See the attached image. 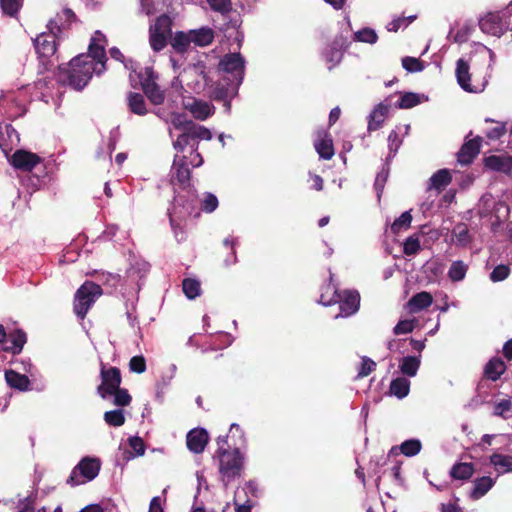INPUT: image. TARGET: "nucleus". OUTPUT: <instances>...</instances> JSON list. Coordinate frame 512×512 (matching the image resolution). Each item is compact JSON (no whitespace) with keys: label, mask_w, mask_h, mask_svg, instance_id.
Returning <instances> with one entry per match:
<instances>
[{"label":"nucleus","mask_w":512,"mask_h":512,"mask_svg":"<svg viewBox=\"0 0 512 512\" xmlns=\"http://www.w3.org/2000/svg\"><path fill=\"white\" fill-rule=\"evenodd\" d=\"M415 320H401L393 329L395 335L407 334L413 331Z\"/></svg>","instance_id":"56"},{"label":"nucleus","mask_w":512,"mask_h":512,"mask_svg":"<svg viewBox=\"0 0 512 512\" xmlns=\"http://www.w3.org/2000/svg\"><path fill=\"white\" fill-rule=\"evenodd\" d=\"M416 19V16L397 17L387 24V30L390 32H397L402 27H407Z\"/></svg>","instance_id":"49"},{"label":"nucleus","mask_w":512,"mask_h":512,"mask_svg":"<svg viewBox=\"0 0 512 512\" xmlns=\"http://www.w3.org/2000/svg\"><path fill=\"white\" fill-rule=\"evenodd\" d=\"M105 43V35L96 31L91 38L88 53L74 57L66 67L59 68L58 81L75 90H82L94 73L99 75L106 70Z\"/></svg>","instance_id":"1"},{"label":"nucleus","mask_w":512,"mask_h":512,"mask_svg":"<svg viewBox=\"0 0 512 512\" xmlns=\"http://www.w3.org/2000/svg\"><path fill=\"white\" fill-rule=\"evenodd\" d=\"M453 235L459 244H465L468 241V229L465 225H457L453 229Z\"/></svg>","instance_id":"63"},{"label":"nucleus","mask_w":512,"mask_h":512,"mask_svg":"<svg viewBox=\"0 0 512 512\" xmlns=\"http://www.w3.org/2000/svg\"><path fill=\"white\" fill-rule=\"evenodd\" d=\"M128 107L134 114L143 116L147 113L146 103L143 95L130 92L127 96Z\"/></svg>","instance_id":"33"},{"label":"nucleus","mask_w":512,"mask_h":512,"mask_svg":"<svg viewBox=\"0 0 512 512\" xmlns=\"http://www.w3.org/2000/svg\"><path fill=\"white\" fill-rule=\"evenodd\" d=\"M376 363L370 358L363 357L358 371V377H366L375 370Z\"/></svg>","instance_id":"59"},{"label":"nucleus","mask_w":512,"mask_h":512,"mask_svg":"<svg viewBox=\"0 0 512 512\" xmlns=\"http://www.w3.org/2000/svg\"><path fill=\"white\" fill-rule=\"evenodd\" d=\"M412 222L410 211L403 212L391 225V231L395 234L407 230Z\"/></svg>","instance_id":"40"},{"label":"nucleus","mask_w":512,"mask_h":512,"mask_svg":"<svg viewBox=\"0 0 512 512\" xmlns=\"http://www.w3.org/2000/svg\"><path fill=\"white\" fill-rule=\"evenodd\" d=\"M110 396H113V404L121 407L128 406L132 399L128 391L120 387L111 391Z\"/></svg>","instance_id":"44"},{"label":"nucleus","mask_w":512,"mask_h":512,"mask_svg":"<svg viewBox=\"0 0 512 512\" xmlns=\"http://www.w3.org/2000/svg\"><path fill=\"white\" fill-rule=\"evenodd\" d=\"M5 379L7 384L20 391H27L30 387V380L26 375L20 374L14 370L5 372Z\"/></svg>","instance_id":"25"},{"label":"nucleus","mask_w":512,"mask_h":512,"mask_svg":"<svg viewBox=\"0 0 512 512\" xmlns=\"http://www.w3.org/2000/svg\"><path fill=\"white\" fill-rule=\"evenodd\" d=\"M314 147L319 156L325 160L331 159L334 155L333 141L327 132L318 133Z\"/></svg>","instance_id":"22"},{"label":"nucleus","mask_w":512,"mask_h":512,"mask_svg":"<svg viewBox=\"0 0 512 512\" xmlns=\"http://www.w3.org/2000/svg\"><path fill=\"white\" fill-rule=\"evenodd\" d=\"M202 210L211 213L218 207V199L212 193H205L203 199L201 200Z\"/></svg>","instance_id":"53"},{"label":"nucleus","mask_w":512,"mask_h":512,"mask_svg":"<svg viewBox=\"0 0 512 512\" xmlns=\"http://www.w3.org/2000/svg\"><path fill=\"white\" fill-rule=\"evenodd\" d=\"M184 107L194 118L204 121L214 114L215 107L209 102L191 98L184 103Z\"/></svg>","instance_id":"18"},{"label":"nucleus","mask_w":512,"mask_h":512,"mask_svg":"<svg viewBox=\"0 0 512 512\" xmlns=\"http://www.w3.org/2000/svg\"><path fill=\"white\" fill-rule=\"evenodd\" d=\"M510 269L506 265L496 266L490 274V279L493 282H499L505 280L509 275Z\"/></svg>","instance_id":"57"},{"label":"nucleus","mask_w":512,"mask_h":512,"mask_svg":"<svg viewBox=\"0 0 512 512\" xmlns=\"http://www.w3.org/2000/svg\"><path fill=\"white\" fill-rule=\"evenodd\" d=\"M141 87L147 98L154 105H160L164 102V92L157 85L156 80L158 75L154 72L152 67L141 68L138 72Z\"/></svg>","instance_id":"10"},{"label":"nucleus","mask_w":512,"mask_h":512,"mask_svg":"<svg viewBox=\"0 0 512 512\" xmlns=\"http://www.w3.org/2000/svg\"><path fill=\"white\" fill-rule=\"evenodd\" d=\"M104 420L109 426L120 427L125 423V416L122 409L107 411L104 413Z\"/></svg>","instance_id":"42"},{"label":"nucleus","mask_w":512,"mask_h":512,"mask_svg":"<svg viewBox=\"0 0 512 512\" xmlns=\"http://www.w3.org/2000/svg\"><path fill=\"white\" fill-rule=\"evenodd\" d=\"M484 163L492 171L505 174L512 172V157L507 154L490 155L484 159Z\"/></svg>","instance_id":"20"},{"label":"nucleus","mask_w":512,"mask_h":512,"mask_svg":"<svg viewBox=\"0 0 512 512\" xmlns=\"http://www.w3.org/2000/svg\"><path fill=\"white\" fill-rule=\"evenodd\" d=\"M187 195L179 194L175 197L172 208L169 210L170 224L177 241L184 240L182 222L189 217L199 215L198 199L195 191H187Z\"/></svg>","instance_id":"2"},{"label":"nucleus","mask_w":512,"mask_h":512,"mask_svg":"<svg viewBox=\"0 0 512 512\" xmlns=\"http://www.w3.org/2000/svg\"><path fill=\"white\" fill-rule=\"evenodd\" d=\"M101 384L97 387V393L103 399L110 396V392L120 387L121 373L117 367L106 368L101 363L100 369Z\"/></svg>","instance_id":"14"},{"label":"nucleus","mask_w":512,"mask_h":512,"mask_svg":"<svg viewBox=\"0 0 512 512\" xmlns=\"http://www.w3.org/2000/svg\"><path fill=\"white\" fill-rule=\"evenodd\" d=\"M76 19V16L74 12L69 9L65 8L60 13H58L55 18L51 19L50 21H57L58 25L60 26V33L62 30L66 29L70 26L72 22H74Z\"/></svg>","instance_id":"39"},{"label":"nucleus","mask_w":512,"mask_h":512,"mask_svg":"<svg viewBox=\"0 0 512 512\" xmlns=\"http://www.w3.org/2000/svg\"><path fill=\"white\" fill-rule=\"evenodd\" d=\"M101 462L95 457H84L72 470L67 483L78 486L95 479L100 471Z\"/></svg>","instance_id":"7"},{"label":"nucleus","mask_w":512,"mask_h":512,"mask_svg":"<svg viewBox=\"0 0 512 512\" xmlns=\"http://www.w3.org/2000/svg\"><path fill=\"white\" fill-rule=\"evenodd\" d=\"M451 180L452 178L449 170L441 169L431 176L428 188L441 191L451 183Z\"/></svg>","instance_id":"30"},{"label":"nucleus","mask_w":512,"mask_h":512,"mask_svg":"<svg viewBox=\"0 0 512 512\" xmlns=\"http://www.w3.org/2000/svg\"><path fill=\"white\" fill-rule=\"evenodd\" d=\"M433 303V297L429 292L422 291L413 295L407 302L409 313H417L428 308Z\"/></svg>","instance_id":"23"},{"label":"nucleus","mask_w":512,"mask_h":512,"mask_svg":"<svg viewBox=\"0 0 512 512\" xmlns=\"http://www.w3.org/2000/svg\"><path fill=\"white\" fill-rule=\"evenodd\" d=\"M171 124L175 129H182L183 132L173 142V147L178 152H183L187 146H190L189 163L192 167L197 168L203 164V158L198 152V143L194 142L190 131L185 123V118L181 115H174Z\"/></svg>","instance_id":"5"},{"label":"nucleus","mask_w":512,"mask_h":512,"mask_svg":"<svg viewBox=\"0 0 512 512\" xmlns=\"http://www.w3.org/2000/svg\"><path fill=\"white\" fill-rule=\"evenodd\" d=\"M390 392L398 398H404L409 393V381L404 378H397L391 382Z\"/></svg>","instance_id":"38"},{"label":"nucleus","mask_w":512,"mask_h":512,"mask_svg":"<svg viewBox=\"0 0 512 512\" xmlns=\"http://www.w3.org/2000/svg\"><path fill=\"white\" fill-rule=\"evenodd\" d=\"M474 473V466L472 463L459 462L452 466L450 469V476L455 480H468Z\"/></svg>","instance_id":"29"},{"label":"nucleus","mask_w":512,"mask_h":512,"mask_svg":"<svg viewBox=\"0 0 512 512\" xmlns=\"http://www.w3.org/2000/svg\"><path fill=\"white\" fill-rule=\"evenodd\" d=\"M149 41L154 51H161L167 44L169 36L150 30Z\"/></svg>","instance_id":"47"},{"label":"nucleus","mask_w":512,"mask_h":512,"mask_svg":"<svg viewBox=\"0 0 512 512\" xmlns=\"http://www.w3.org/2000/svg\"><path fill=\"white\" fill-rule=\"evenodd\" d=\"M129 369L131 372L143 373L146 370L145 358L141 355L134 356L129 361Z\"/></svg>","instance_id":"55"},{"label":"nucleus","mask_w":512,"mask_h":512,"mask_svg":"<svg viewBox=\"0 0 512 512\" xmlns=\"http://www.w3.org/2000/svg\"><path fill=\"white\" fill-rule=\"evenodd\" d=\"M189 32L191 35L192 43H194L197 46H207L214 39V32L211 28L208 27H201L199 29L191 30Z\"/></svg>","instance_id":"27"},{"label":"nucleus","mask_w":512,"mask_h":512,"mask_svg":"<svg viewBox=\"0 0 512 512\" xmlns=\"http://www.w3.org/2000/svg\"><path fill=\"white\" fill-rule=\"evenodd\" d=\"M23 5V0H0V6L4 14L16 16Z\"/></svg>","instance_id":"45"},{"label":"nucleus","mask_w":512,"mask_h":512,"mask_svg":"<svg viewBox=\"0 0 512 512\" xmlns=\"http://www.w3.org/2000/svg\"><path fill=\"white\" fill-rule=\"evenodd\" d=\"M190 43H192L190 32H178L173 38L172 46L177 51L184 52L187 50Z\"/></svg>","instance_id":"43"},{"label":"nucleus","mask_w":512,"mask_h":512,"mask_svg":"<svg viewBox=\"0 0 512 512\" xmlns=\"http://www.w3.org/2000/svg\"><path fill=\"white\" fill-rule=\"evenodd\" d=\"M187 85L196 93H201L209 86V79L202 63L189 65L183 71Z\"/></svg>","instance_id":"15"},{"label":"nucleus","mask_w":512,"mask_h":512,"mask_svg":"<svg viewBox=\"0 0 512 512\" xmlns=\"http://www.w3.org/2000/svg\"><path fill=\"white\" fill-rule=\"evenodd\" d=\"M189 157L186 154H176L170 170V180L173 185L181 188L190 186L191 171L189 169Z\"/></svg>","instance_id":"13"},{"label":"nucleus","mask_w":512,"mask_h":512,"mask_svg":"<svg viewBox=\"0 0 512 512\" xmlns=\"http://www.w3.org/2000/svg\"><path fill=\"white\" fill-rule=\"evenodd\" d=\"M324 289L319 300L321 304L328 306L339 303L340 312L335 315V318L351 316L359 309L360 296L358 292H339L332 284H328Z\"/></svg>","instance_id":"3"},{"label":"nucleus","mask_w":512,"mask_h":512,"mask_svg":"<svg viewBox=\"0 0 512 512\" xmlns=\"http://www.w3.org/2000/svg\"><path fill=\"white\" fill-rule=\"evenodd\" d=\"M506 371V365L500 358H492L484 367V376L491 380H498Z\"/></svg>","instance_id":"24"},{"label":"nucleus","mask_w":512,"mask_h":512,"mask_svg":"<svg viewBox=\"0 0 512 512\" xmlns=\"http://www.w3.org/2000/svg\"><path fill=\"white\" fill-rule=\"evenodd\" d=\"M207 2L214 11L227 13L231 10L230 0H207Z\"/></svg>","instance_id":"58"},{"label":"nucleus","mask_w":512,"mask_h":512,"mask_svg":"<svg viewBox=\"0 0 512 512\" xmlns=\"http://www.w3.org/2000/svg\"><path fill=\"white\" fill-rule=\"evenodd\" d=\"M495 481L489 476L477 478L474 481V488L471 492L473 499H480L483 497L493 486Z\"/></svg>","instance_id":"31"},{"label":"nucleus","mask_w":512,"mask_h":512,"mask_svg":"<svg viewBox=\"0 0 512 512\" xmlns=\"http://www.w3.org/2000/svg\"><path fill=\"white\" fill-rule=\"evenodd\" d=\"M218 68L239 86L244 77L245 60L239 53H229L222 57Z\"/></svg>","instance_id":"11"},{"label":"nucleus","mask_w":512,"mask_h":512,"mask_svg":"<svg viewBox=\"0 0 512 512\" xmlns=\"http://www.w3.org/2000/svg\"><path fill=\"white\" fill-rule=\"evenodd\" d=\"M506 12H488L479 19V27L485 34L500 38L508 29Z\"/></svg>","instance_id":"12"},{"label":"nucleus","mask_w":512,"mask_h":512,"mask_svg":"<svg viewBox=\"0 0 512 512\" xmlns=\"http://www.w3.org/2000/svg\"><path fill=\"white\" fill-rule=\"evenodd\" d=\"M40 162L37 154L25 150H17L11 158L13 167L22 171H31Z\"/></svg>","instance_id":"17"},{"label":"nucleus","mask_w":512,"mask_h":512,"mask_svg":"<svg viewBox=\"0 0 512 512\" xmlns=\"http://www.w3.org/2000/svg\"><path fill=\"white\" fill-rule=\"evenodd\" d=\"M102 295L100 285L86 281L75 293L73 310L79 319H84L96 299Z\"/></svg>","instance_id":"6"},{"label":"nucleus","mask_w":512,"mask_h":512,"mask_svg":"<svg viewBox=\"0 0 512 512\" xmlns=\"http://www.w3.org/2000/svg\"><path fill=\"white\" fill-rule=\"evenodd\" d=\"M185 123L190 131V135L192 136V139L194 142L197 139L201 140H210L212 138V133L209 129L205 128L204 126L196 125L191 121H187L185 119Z\"/></svg>","instance_id":"37"},{"label":"nucleus","mask_w":512,"mask_h":512,"mask_svg":"<svg viewBox=\"0 0 512 512\" xmlns=\"http://www.w3.org/2000/svg\"><path fill=\"white\" fill-rule=\"evenodd\" d=\"M467 270L468 265L465 264L463 261H453L448 271V277L453 282L462 281L466 276Z\"/></svg>","instance_id":"35"},{"label":"nucleus","mask_w":512,"mask_h":512,"mask_svg":"<svg viewBox=\"0 0 512 512\" xmlns=\"http://www.w3.org/2000/svg\"><path fill=\"white\" fill-rule=\"evenodd\" d=\"M490 463L499 474L512 472V456L495 453L490 456Z\"/></svg>","instance_id":"32"},{"label":"nucleus","mask_w":512,"mask_h":512,"mask_svg":"<svg viewBox=\"0 0 512 512\" xmlns=\"http://www.w3.org/2000/svg\"><path fill=\"white\" fill-rule=\"evenodd\" d=\"M388 111L389 107L387 105L379 104L369 115L368 130H378L383 124Z\"/></svg>","instance_id":"28"},{"label":"nucleus","mask_w":512,"mask_h":512,"mask_svg":"<svg viewBox=\"0 0 512 512\" xmlns=\"http://www.w3.org/2000/svg\"><path fill=\"white\" fill-rule=\"evenodd\" d=\"M183 291L189 299H194L200 294V283L195 279H185L182 283Z\"/></svg>","instance_id":"46"},{"label":"nucleus","mask_w":512,"mask_h":512,"mask_svg":"<svg viewBox=\"0 0 512 512\" xmlns=\"http://www.w3.org/2000/svg\"><path fill=\"white\" fill-rule=\"evenodd\" d=\"M11 345H6L3 347L4 351L11 352L12 354H19L26 343V334L17 330L9 335Z\"/></svg>","instance_id":"34"},{"label":"nucleus","mask_w":512,"mask_h":512,"mask_svg":"<svg viewBox=\"0 0 512 512\" xmlns=\"http://www.w3.org/2000/svg\"><path fill=\"white\" fill-rule=\"evenodd\" d=\"M324 57L326 62L330 64L329 69H331L341 61L342 53L336 48H331L325 53Z\"/></svg>","instance_id":"61"},{"label":"nucleus","mask_w":512,"mask_h":512,"mask_svg":"<svg viewBox=\"0 0 512 512\" xmlns=\"http://www.w3.org/2000/svg\"><path fill=\"white\" fill-rule=\"evenodd\" d=\"M481 147V139H471L466 141L459 152L457 153V160L461 165H469L473 162L474 158L479 154Z\"/></svg>","instance_id":"19"},{"label":"nucleus","mask_w":512,"mask_h":512,"mask_svg":"<svg viewBox=\"0 0 512 512\" xmlns=\"http://www.w3.org/2000/svg\"><path fill=\"white\" fill-rule=\"evenodd\" d=\"M48 32H42L34 39V47L38 56L48 59L56 52V38L60 34V26L57 21H49Z\"/></svg>","instance_id":"9"},{"label":"nucleus","mask_w":512,"mask_h":512,"mask_svg":"<svg viewBox=\"0 0 512 512\" xmlns=\"http://www.w3.org/2000/svg\"><path fill=\"white\" fill-rule=\"evenodd\" d=\"M28 100L24 88L17 90L1 91L0 109L10 118L22 115L25 112V105Z\"/></svg>","instance_id":"8"},{"label":"nucleus","mask_w":512,"mask_h":512,"mask_svg":"<svg viewBox=\"0 0 512 512\" xmlns=\"http://www.w3.org/2000/svg\"><path fill=\"white\" fill-rule=\"evenodd\" d=\"M209 440V436L204 429H193L187 434V447L193 453H201L204 451Z\"/></svg>","instance_id":"21"},{"label":"nucleus","mask_w":512,"mask_h":512,"mask_svg":"<svg viewBox=\"0 0 512 512\" xmlns=\"http://www.w3.org/2000/svg\"><path fill=\"white\" fill-rule=\"evenodd\" d=\"M224 246L227 248V250L230 251L229 256L225 259V265L229 266L231 264L236 263L237 257L235 252V241L234 239L226 238L223 242Z\"/></svg>","instance_id":"62"},{"label":"nucleus","mask_w":512,"mask_h":512,"mask_svg":"<svg viewBox=\"0 0 512 512\" xmlns=\"http://www.w3.org/2000/svg\"><path fill=\"white\" fill-rule=\"evenodd\" d=\"M377 34L370 28H364L355 33V39L360 42L373 44L377 41Z\"/></svg>","instance_id":"51"},{"label":"nucleus","mask_w":512,"mask_h":512,"mask_svg":"<svg viewBox=\"0 0 512 512\" xmlns=\"http://www.w3.org/2000/svg\"><path fill=\"white\" fill-rule=\"evenodd\" d=\"M420 366V360L415 356L404 357L400 363V370L404 375L413 377Z\"/></svg>","instance_id":"36"},{"label":"nucleus","mask_w":512,"mask_h":512,"mask_svg":"<svg viewBox=\"0 0 512 512\" xmlns=\"http://www.w3.org/2000/svg\"><path fill=\"white\" fill-rule=\"evenodd\" d=\"M171 24H172V22H171L170 17L164 14V15L159 16L156 19L154 25L150 26V30L158 32V33H163L166 36H170L171 35Z\"/></svg>","instance_id":"41"},{"label":"nucleus","mask_w":512,"mask_h":512,"mask_svg":"<svg viewBox=\"0 0 512 512\" xmlns=\"http://www.w3.org/2000/svg\"><path fill=\"white\" fill-rule=\"evenodd\" d=\"M422 448V444L418 439H409L401 443L399 446H393L390 450V454H398V451L407 457H413L417 455Z\"/></svg>","instance_id":"26"},{"label":"nucleus","mask_w":512,"mask_h":512,"mask_svg":"<svg viewBox=\"0 0 512 512\" xmlns=\"http://www.w3.org/2000/svg\"><path fill=\"white\" fill-rule=\"evenodd\" d=\"M510 412H512V401L510 399H503L494 407V414L497 416L505 417Z\"/></svg>","instance_id":"60"},{"label":"nucleus","mask_w":512,"mask_h":512,"mask_svg":"<svg viewBox=\"0 0 512 512\" xmlns=\"http://www.w3.org/2000/svg\"><path fill=\"white\" fill-rule=\"evenodd\" d=\"M402 144V139L396 130L391 131L388 136L389 158L394 157Z\"/></svg>","instance_id":"52"},{"label":"nucleus","mask_w":512,"mask_h":512,"mask_svg":"<svg viewBox=\"0 0 512 512\" xmlns=\"http://www.w3.org/2000/svg\"><path fill=\"white\" fill-rule=\"evenodd\" d=\"M402 66L408 72H419L423 70V65L418 58L404 57L402 59Z\"/></svg>","instance_id":"54"},{"label":"nucleus","mask_w":512,"mask_h":512,"mask_svg":"<svg viewBox=\"0 0 512 512\" xmlns=\"http://www.w3.org/2000/svg\"><path fill=\"white\" fill-rule=\"evenodd\" d=\"M129 444L131 448L134 450L135 455L141 456L145 452L144 443L139 437H132L129 439Z\"/></svg>","instance_id":"64"},{"label":"nucleus","mask_w":512,"mask_h":512,"mask_svg":"<svg viewBox=\"0 0 512 512\" xmlns=\"http://www.w3.org/2000/svg\"><path fill=\"white\" fill-rule=\"evenodd\" d=\"M420 250V241L417 235L408 237L403 245L404 254L411 256L415 255Z\"/></svg>","instance_id":"50"},{"label":"nucleus","mask_w":512,"mask_h":512,"mask_svg":"<svg viewBox=\"0 0 512 512\" xmlns=\"http://www.w3.org/2000/svg\"><path fill=\"white\" fill-rule=\"evenodd\" d=\"M218 460V470L221 481L227 487L232 481L241 476L244 466V457L238 448L234 450H217L214 456Z\"/></svg>","instance_id":"4"},{"label":"nucleus","mask_w":512,"mask_h":512,"mask_svg":"<svg viewBox=\"0 0 512 512\" xmlns=\"http://www.w3.org/2000/svg\"><path fill=\"white\" fill-rule=\"evenodd\" d=\"M456 77L460 87L471 93H478L484 90L487 80L472 84L470 82L469 65L463 60L459 59L456 65Z\"/></svg>","instance_id":"16"},{"label":"nucleus","mask_w":512,"mask_h":512,"mask_svg":"<svg viewBox=\"0 0 512 512\" xmlns=\"http://www.w3.org/2000/svg\"><path fill=\"white\" fill-rule=\"evenodd\" d=\"M419 103L420 98L418 94L407 92L400 97L398 107L402 109H408L416 106Z\"/></svg>","instance_id":"48"}]
</instances>
